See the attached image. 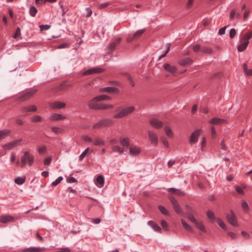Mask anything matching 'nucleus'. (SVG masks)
<instances>
[{
  "label": "nucleus",
  "mask_w": 252,
  "mask_h": 252,
  "mask_svg": "<svg viewBox=\"0 0 252 252\" xmlns=\"http://www.w3.org/2000/svg\"><path fill=\"white\" fill-rule=\"evenodd\" d=\"M252 37V31L245 34L240 39V44L237 46V49L239 52L243 51L248 45L249 40Z\"/></svg>",
  "instance_id": "nucleus-1"
},
{
  "label": "nucleus",
  "mask_w": 252,
  "mask_h": 252,
  "mask_svg": "<svg viewBox=\"0 0 252 252\" xmlns=\"http://www.w3.org/2000/svg\"><path fill=\"white\" fill-rule=\"evenodd\" d=\"M34 160V157L29 152H25L24 155L21 157V167H24L26 164L31 166L33 164Z\"/></svg>",
  "instance_id": "nucleus-2"
},
{
  "label": "nucleus",
  "mask_w": 252,
  "mask_h": 252,
  "mask_svg": "<svg viewBox=\"0 0 252 252\" xmlns=\"http://www.w3.org/2000/svg\"><path fill=\"white\" fill-rule=\"evenodd\" d=\"M134 110L135 107L132 106L123 108L120 111L117 110L116 111H118V113L114 115L113 117L115 119L122 118L129 115Z\"/></svg>",
  "instance_id": "nucleus-3"
},
{
  "label": "nucleus",
  "mask_w": 252,
  "mask_h": 252,
  "mask_svg": "<svg viewBox=\"0 0 252 252\" xmlns=\"http://www.w3.org/2000/svg\"><path fill=\"white\" fill-rule=\"evenodd\" d=\"M113 124V121L110 119H104L96 123L93 126L94 128H99L102 127L108 126Z\"/></svg>",
  "instance_id": "nucleus-4"
},
{
  "label": "nucleus",
  "mask_w": 252,
  "mask_h": 252,
  "mask_svg": "<svg viewBox=\"0 0 252 252\" xmlns=\"http://www.w3.org/2000/svg\"><path fill=\"white\" fill-rule=\"evenodd\" d=\"M226 219L233 226H237L238 225L237 221L234 212L230 211V214H226Z\"/></svg>",
  "instance_id": "nucleus-5"
},
{
  "label": "nucleus",
  "mask_w": 252,
  "mask_h": 252,
  "mask_svg": "<svg viewBox=\"0 0 252 252\" xmlns=\"http://www.w3.org/2000/svg\"><path fill=\"white\" fill-rule=\"evenodd\" d=\"M103 71V69L99 67L95 66L88 69L82 73L83 75H88L93 74L100 73Z\"/></svg>",
  "instance_id": "nucleus-6"
},
{
  "label": "nucleus",
  "mask_w": 252,
  "mask_h": 252,
  "mask_svg": "<svg viewBox=\"0 0 252 252\" xmlns=\"http://www.w3.org/2000/svg\"><path fill=\"white\" fill-rule=\"evenodd\" d=\"M148 135L151 144L154 146H157L158 144V137L157 134L151 130H149Z\"/></svg>",
  "instance_id": "nucleus-7"
},
{
  "label": "nucleus",
  "mask_w": 252,
  "mask_h": 252,
  "mask_svg": "<svg viewBox=\"0 0 252 252\" xmlns=\"http://www.w3.org/2000/svg\"><path fill=\"white\" fill-rule=\"evenodd\" d=\"M200 132L201 130L198 129L191 133L189 138V142L191 145L195 144L197 141Z\"/></svg>",
  "instance_id": "nucleus-8"
},
{
  "label": "nucleus",
  "mask_w": 252,
  "mask_h": 252,
  "mask_svg": "<svg viewBox=\"0 0 252 252\" xmlns=\"http://www.w3.org/2000/svg\"><path fill=\"white\" fill-rule=\"evenodd\" d=\"M22 139H19L11 141L6 144L4 145L2 147L7 150H11L13 148L19 145L22 141Z\"/></svg>",
  "instance_id": "nucleus-9"
},
{
  "label": "nucleus",
  "mask_w": 252,
  "mask_h": 252,
  "mask_svg": "<svg viewBox=\"0 0 252 252\" xmlns=\"http://www.w3.org/2000/svg\"><path fill=\"white\" fill-rule=\"evenodd\" d=\"M150 125L155 128H160L162 127L163 123L156 118H153L150 121Z\"/></svg>",
  "instance_id": "nucleus-10"
},
{
  "label": "nucleus",
  "mask_w": 252,
  "mask_h": 252,
  "mask_svg": "<svg viewBox=\"0 0 252 252\" xmlns=\"http://www.w3.org/2000/svg\"><path fill=\"white\" fill-rule=\"evenodd\" d=\"M164 69L171 74H174L177 71V68L175 66L171 65L169 63H164L163 65Z\"/></svg>",
  "instance_id": "nucleus-11"
},
{
  "label": "nucleus",
  "mask_w": 252,
  "mask_h": 252,
  "mask_svg": "<svg viewBox=\"0 0 252 252\" xmlns=\"http://www.w3.org/2000/svg\"><path fill=\"white\" fill-rule=\"evenodd\" d=\"M50 107L52 109H61L65 106V103L61 101H55L49 104Z\"/></svg>",
  "instance_id": "nucleus-12"
},
{
  "label": "nucleus",
  "mask_w": 252,
  "mask_h": 252,
  "mask_svg": "<svg viewBox=\"0 0 252 252\" xmlns=\"http://www.w3.org/2000/svg\"><path fill=\"white\" fill-rule=\"evenodd\" d=\"M141 152V149L134 145H132L130 146L129 153L131 155L135 156L137 155Z\"/></svg>",
  "instance_id": "nucleus-13"
},
{
  "label": "nucleus",
  "mask_w": 252,
  "mask_h": 252,
  "mask_svg": "<svg viewBox=\"0 0 252 252\" xmlns=\"http://www.w3.org/2000/svg\"><path fill=\"white\" fill-rule=\"evenodd\" d=\"M14 218L10 215H2L0 217V222L2 223L12 222Z\"/></svg>",
  "instance_id": "nucleus-14"
},
{
  "label": "nucleus",
  "mask_w": 252,
  "mask_h": 252,
  "mask_svg": "<svg viewBox=\"0 0 252 252\" xmlns=\"http://www.w3.org/2000/svg\"><path fill=\"white\" fill-rule=\"evenodd\" d=\"M36 91L35 90H30L22 95H21L20 97V99L21 101H25L32 96L35 93Z\"/></svg>",
  "instance_id": "nucleus-15"
},
{
  "label": "nucleus",
  "mask_w": 252,
  "mask_h": 252,
  "mask_svg": "<svg viewBox=\"0 0 252 252\" xmlns=\"http://www.w3.org/2000/svg\"><path fill=\"white\" fill-rule=\"evenodd\" d=\"M46 249L44 247H30L29 248L25 249L22 250L23 252H41L45 250Z\"/></svg>",
  "instance_id": "nucleus-16"
},
{
  "label": "nucleus",
  "mask_w": 252,
  "mask_h": 252,
  "mask_svg": "<svg viewBox=\"0 0 252 252\" xmlns=\"http://www.w3.org/2000/svg\"><path fill=\"white\" fill-rule=\"evenodd\" d=\"M65 118V117L64 116H63L61 114H57V113H54L52 114L49 119L51 121H59V120H63Z\"/></svg>",
  "instance_id": "nucleus-17"
},
{
  "label": "nucleus",
  "mask_w": 252,
  "mask_h": 252,
  "mask_svg": "<svg viewBox=\"0 0 252 252\" xmlns=\"http://www.w3.org/2000/svg\"><path fill=\"white\" fill-rule=\"evenodd\" d=\"M192 60L190 58H187L184 59L180 60L178 62V63L183 66L189 65L191 63Z\"/></svg>",
  "instance_id": "nucleus-18"
},
{
  "label": "nucleus",
  "mask_w": 252,
  "mask_h": 252,
  "mask_svg": "<svg viewBox=\"0 0 252 252\" xmlns=\"http://www.w3.org/2000/svg\"><path fill=\"white\" fill-rule=\"evenodd\" d=\"M97 101H98L96 99H95V97L93 98L89 102V107L91 109L97 110L98 105L99 104L97 103Z\"/></svg>",
  "instance_id": "nucleus-19"
},
{
  "label": "nucleus",
  "mask_w": 252,
  "mask_h": 252,
  "mask_svg": "<svg viewBox=\"0 0 252 252\" xmlns=\"http://www.w3.org/2000/svg\"><path fill=\"white\" fill-rule=\"evenodd\" d=\"M100 92L117 93L118 89L116 87H106L100 89Z\"/></svg>",
  "instance_id": "nucleus-20"
},
{
  "label": "nucleus",
  "mask_w": 252,
  "mask_h": 252,
  "mask_svg": "<svg viewBox=\"0 0 252 252\" xmlns=\"http://www.w3.org/2000/svg\"><path fill=\"white\" fill-rule=\"evenodd\" d=\"M225 122V120L219 118H214L209 121V123L213 125H220Z\"/></svg>",
  "instance_id": "nucleus-21"
},
{
  "label": "nucleus",
  "mask_w": 252,
  "mask_h": 252,
  "mask_svg": "<svg viewBox=\"0 0 252 252\" xmlns=\"http://www.w3.org/2000/svg\"><path fill=\"white\" fill-rule=\"evenodd\" d=\"M148 224L155 231L160 232H161V228L157 224L154 222L153 220H149L148 222Z\"/></svg>",
  "instance_id": "nucleus-22"
},
{
  "label": "nucleus",
  "mask_w": 252,
  "mask_h": 252,
  "mask_svg": "<svg viewBox=\"0 0 252 252\" xmlns=\"http://www.w3.org/2000/svg\"><path fill=\"white\" fill-rule=\"evenodd\" d=\"M120 141L124 147H128L129 145V139L128 137L120 138Z\"/></svg>",
  "instance_id": "nucleus-23"
},
{
  "label": "nucleus",
  "mask_w": 252,
  "mask_h": 252,
  "mask_svg": "<svg viewBox=\"0 0 252 252\" xmlns=\"http://www.w3.org/2000/svg\"><path fill=\"white\" fill-rule=\"evenodd\" d=\"M96 184L98 187H101L104 184V178L101 176H98L96 179Z\"/></svg>",
  "instance_id": "nucleus-24"
},
{
  "label": "nucleus",
  "mask_w": 252,
  "mask_h": 252,
  "mask_svg": "<svg viewBox=\"0 0 252 252\" xmlns=\"http://www.w3.org/2000/svg\"><path fill=\"white\" fill-rule=\"evenodd\" d=\"M10 133V130L8 129H3L0 130V141L4 138Z\"/></svg>",
  "instance_id": "nucleus-25"
},
{
  "label": "nucleus",
  "mask_w": 252,
  "mask_h": 252,
  "mask_svg": "<svg viewBox=\"0 0 252 252\" xmlns=\"http://www.w3.org/2000/svg\"><path fill=\"white\" fill-rule=\"evenodd\" d=\"M113 108V105L111 104H99L97 110H105Z\"/></svg>",
  "instance_id": "nucleus-26"
},
{
  "label": "nucleus",
  "mask_w": 252,
  "mask_h": 252,
  "mask_svg": "<svg viewBox=\"0 0 252 252\" xmlns=\"http://www.w3.org/2000/svg\"><path fill=\"white\" fill-rule=\"evenodd\" d=\"M196 227L203 232H206V228L202 221H196L195 223Z\"/></svg>",
  "instance_id": "nucleus-27"
},
{
  "label": "nucleus",
  "mask_w": 252,
  "mask_h": 252,
  "mask_svg": "<svg viewBox=\"0 0 252 252\" xmlns=\"http://www.w3.org/2000/svg\"><path fill=\"white\" fill-rule=\"evenodd\" d=\"M95 146H102L105 144L104 141L99 138H95L93 143Z\"/></svg>",
  "instance_id": "nucleus-28"
},
{
  "label": "nucleus",
  "mask_w": 252,
  "mask_h": 252,
  "mask_svg": "<svg viewBox=\"0 0 252 252\" xmlns=\"http://www.w3.org/2000/svg\"><path fill=\"white\" fill-rule=\"evenodd\" d=\"M241 207L245 212H247L249 210V206L244 200L241 201Z\"/></svg>",
  "instance_id": "nucleus-29"
},
{
  "label": "nucleus",
  "mask_w": 252,
  "mask_h": 252,
  "mask_svg": "<svg viewBox=\"0 0 252 252\" xmlns=\"http://www.w3.org/2000/svg\"><path fill=\"white\" fill-rule=\"evenodd\" d=\"M37 10L34 6H31L29 9V14L32 17H35Z\"/></svg>",
  "instance_id": "nucleus-30"
},
{
  "label": "nucleus",
  "mask_w": 252,
  "mask_h": 252,
  "mask_svg": "<svg viewBox=\"0 0 252 252\" xmlns=\"http://www.w3.org/2000/svg\"><path fill=\"white\" fill-rule=\"evenodd\" d=\"M181 222L183 226L185 228V229L190 232H193V229L184 220H181Z\"/></svg>",
  "instance_id": "nucleus-31"
},
{
  "label": "nucleus",
  "mask_w": 252,
  "mask_h": 252,
  "mask_svg": "<svg viewBox=\"0 0 252 252\" xmlns=\"http://www.w3.org/2000/svg\"><path fill=\"white\" fill-rule=\"evenodd\" d=\"M25 177H18L15 179L14 181L16 184L21 185L25 183Z\"/></svg>",
  "instance_id": "nucleus-32"
},
{
  "label": "nucleus",
  "mask_w": 252,
  "mask_h": 252,
  "mask_svg": "<svg viewBox=\"0 0 252 252\" xmlns=\"http://www.w3.org/2000/svg\"><path fill=\"white\" fill-rule=\"evenodd\" d=\"M172 206L175 211L179 214H181L182 213V210L178 202L172 205Z\"/></svg>",
  "instance_id": "nucleus-33"
},
{
  "label": "nucleus",
  "mask_w": 252,
  "mask_h": 252,
  "mask_svg": "<svg viewBox=\"0 0 252 252\" xmlns=\"http://www.w3.org/2000/svg\"><path fill=\"white\" fill-rule=\"evenodd\" d=\"M95 99H96L98 101H100L106 99H110V97L107 95L102 94L95 97Z\"/></svg>",
  "instance_id": "nucleus-34"
},
{
  "label": "nucleus",
  "mask_w": 252,
  "mask_h": 252,
  "mask_svg": "<svg viewBox=\"0 0 252 252\" xmlns=\"http://www.w3.org/2000/svg\"><path fill=\"white\" fill-rule=\"evenodd\" d=\"M164 131L167 136L169 137H172L173 132L169 126H166L164 128Z\"/></svg>",
  "instance_id": "nucleus-35"
},
{
  "label": "nucleus",
  "mask_w": 252,
  "mask_h": 252,
  "mask_svg": "<svg viewBox=\"0 0 252 252\" xmlns=\"http://www.w3.org/2000/svg\"><path fill=\"white\" fill-rule=\"evenodd\" d=\"M112 151L114 152H117L119 154H122L124 152L123 149H121L119 146H114L112 147Z\"/></svg>",
  "instance_id": "nucleus-36"
},
{
  "label": "nucleus",
  "mask_w": 252,
  "mask_h": 252,
  "mask_svg": "<svg viewBox=\"0 0 252 252\" xmlns=\"http://www.w3.org/2000/svg\"><path fill=\"white\" fill-rule=\"evenodd\" d=\"M216 221L222 229L225 230L226 229V226L223 220L219 218L216 219Z\"/></svg>",
  "instance_id": "nucleus-37"
},
{
  "label": "nucleus",
  "mask_w": 252,
  "mask_h": 252,
  "mask_svg": "<svg viewBox=\"0 0 252 252\" xmlns=\"http://www.w3.org/2000/svg\"><path fill=\"white\" fill-rule=\"evenodd\" d=\"M158 209L159 210V211H160V212L162 214H163L164 215H166V216L169 215V214L168 211L163 206L159 205V206H158Z\"/></svg>",
  "instance_id": "nucleus-38"
},
{
  "label": "nucleus",
  "mask_w": 252,
  "mask_h": 252,
  "mask_svg": "<svg viewBox=\"0 0 252 252\" xmlns=\"http://www.w3.org/2000/svg\"><path fill=\"white\" fill-rule=\"evenodd\" d=\"M89 150L90 148L88 147L82 152V153L79 156V159L80 160H83L87 153L89 152Z\"/></svg>",
  "instance_id": "nucleus-39"
},
{
  "label": "nucleus",
  "mask_w": 252,
  "mask_h": 252,
  "mask_svg": "<svg viewBox=\"0 0 252 252\" xmlns=\"http://www.w3.org/2000/svg\"><path fill=\"white\" fill-rule=\"evenodd\" d=\"M207 217L211 220H216L215 217L214 213L211 211H208L207 212Z\"/></svg>",
  "instance_id": "nucleus-40"
},
{
  "label": "nucleus",
  "mask_w": 252,
  "mask_h": 252,
  "mask_svg": "<svg viewBox=\"0 0 252 252\" xmlns=\"http://www.w3.org/2000/svg\"><path fill=\"white\" fill-rule=\"evenodd\" d=\"M243 67L245 74L249 76H252V69H248L246 64H244Z\"/></svg>",
  "instance_id": "nucleus-41"
},
{
  "label": "nucleus",
  "mask_w": 252,
  "mask_h": 252,
  "mask_svg": "<svg viewBox=\"0 0 252 252\" xmlns=\"http://www.w3.org/2000/svg\"><path fill=\"white\" fill-rule=\"evenodd\" d=\"M145 30H146L145 29L137 30L136 32L134 33V36L136 38L140 36L141 35H142L144 32Z\"/></svg>",
  "instance_id": "nucleus-42"
},
{
  "label": "nucleus",
  "mask_w": 252,
  "mask_h": 252,
  "mask_svg": "<svg viewBox=\"0 0 252 252\" xmlns=\"http://www.w3.org/2000/svg\"><path fill=\"white\" fill-rule=\"evenodd\" d=\"M212 52L211 48L208 47H203L201 49V52L206 54H211Z\"/></svg>",
  "instance_id": "nucleus-43"
},
{
  "label": "nucleus",
  "mask_w": 252,
  "mask_h": 252,
  "mask_svg": "<svg viewBox=\"0 0 252 252\" xmlns=\"http://www.w3.org/2000/svg\"><path fill=\"white\" fill-rule=\"evenodd\" d=\"M63 178L62 176L59 177L55 181L52 183V185L53 186H57L62 180Z\"/></svg>",
  "instance_id": "nucleus-44"
},
{
  "label": "nucleus",
  "mask_w": 252,
  "mask_h": 252,
  "mask_svg": "<svg viewBox=\"0 0 252 252\" xmlns=\"http://www.w3.org/2000/svg\"><path fill=\"white\" fill-rule=\"evenodd\" d=\"M168 191H171L173 193H177L178 194H184L182 191H181L180 189H176L175 188H171L168 189Z\"/></svg>",
  "instance_id": "nucleus-45"
},
{
  "label": "nucleus",
  "mask_w": 252,
  "mask_h": 252,
  "mask_svg": "<svg viewBox=\"0 0 252 252\" xmlns=\"http://www.w3.org/2000/svg\"><path fill=\"white\" fill-rule=\"evenodd\" d=\"M52 130L56 134L61 133L62 132V129L61 128L57 126H53L51 127Z\"/></svg>",
  "instance_id": "nucleus-46"
},
{
  "label": "nucleus",
  "mask_w": 252,
  "mask_h": 252,
  "mask_svg": "<svg viewBox=\"0 0 252 252\" xmlns=\"http://www.w3.org/2000/svg\"><path fill=\"white\" fill-rule=\"evenodd\" d=\"M46 151V147L45 146H42L39 147L38 149V152L39 154H44Z\"/></svg>",
  "instance_id": "nucleus-47"
},
{
  "label": "nucleus",
  "mask_w": 252,
  "mask_h": 252,
  "mask_svg": "<svg viewBox=\"0 0 252 252\" xmlns=\"http://www.w3.org/2000/svg\"><path fill=\"white\" fill-rule=\"evenodd\" d=\"M161 225L164 229L165 230H168V224L164 220H161Z\"/></svg>",
  "instance_id": "nucleus-48"
},
{
  "label": "nucleus",
  "mask_w": 252,
  "mask_h": 252,
  "mask_svg": "<svg viewBox=\"0 0 252 252\" xmlns=\"http://www.w3.org/2000/svg\"><path fill=\"white\" fill-rule=\"evenodd\" d=\"M20 35H21V29L19 27H18L16 29L15 33L14 34L13 36L14 38H16L18 37H19Z\"/></svg>",
  "instance_id": "nucleus-49"
},
{
  "label": "nucleus",
  "mask_w": 252,
  "mask_h": 252,
  "mask_svg": "<svg viewBox=\"0 0 252 252\" xmlns=\"http://www.w3.org/2000/svg\"><path fill=\"white\" fill-rule=\"evenodd\" d=\"M236 34V31L235 29H231L229 32V36L231 38H234Z\"/></svg>",
  "instance_id": "nucleus-50"
},
{
  "label": "nucleus",
  "mask_w": 252,
  "mask_h": 252,
  "mask_svg": "<svg viewBox=\"0 0 252 252\" xmlns=\"http://www.w3.org/2000/svg\"><path fill=\"white\" fill-rule=\"evenodd\" d=\"M201 46L199 44H196L193 46V50L195 52H201Z\"/></svg>",
  "instance_id": "nucleus-51"
},
{
  "label": "nucleus",
  "mask_w": 252,
  "mask_h": 252,
  "mask_svg": "<svg viewBox=\"0 0 252 252\" xmlns=\"http://www.w3.org/2000/svg\"><path fill=\"white\" fill-rule=\"evenodd\" d=\"M40 30L41 31H46L50 29V26L48 25H42L39 26Z\"/></svg>",
  "instance_id": "nucleus-52"
},
{
  "label": "nucleus",
  "mask_w": 252,
  "mask_h": 252,
  "mask_svg": "<svg viewBox=\"0 0 252 252\" xmlns=\"http://www.w3.org/2000/svg\"><path fill=\"white\" fill-rule=\"evenodd\" d=\"M41 120V117L39 115H35L32 118V121L34 122H40Z\"/></svg>",
  "instance_id": "nucleus-53"
},
{
  "label": "nucleus",
  "mask_w": 252,
  "mask_h": 252,
  "mask_svg": "<svg viewBox=\"0 0 252 252\" xmlns=\"http://www.w3.org/2000/svg\"><path fill=\"white\" fill-rule=\"evenodd\" d=\"M52 158L51 156L45 158L44 160V163L45 165H49L52 161Z\"/></svg>",
  "instance_id": "nucleus-54"
},
{
  "label": "nucleus",
  "mask_w": 252,
  "mask_h": 252,
  "mask_svg": "<svg viewBox=\"0 0 252 252\" xmlns=\"http://www.w3.org/2000/svg\"><path fill=\"white\" fill-rule=\"evenodd\" d=\"M30 106H26L21 108V111L23 113L30 112Z\"/></svg>",
  "instance_id": "nucleus-55"
},
{
  "label": "nucleus",
  "mask_w": 252,
  "mask_h": 252,
  "mask_svg": "<svg viewBox=\"0 0 252 252\" xmlns=\"http://www.w3.org/2000/svg\"><path fill=\"white\" fill-rule=\"evenodd\" d=\"M188 218L189 220H190L191 221L194 223L197 221L196 219L194 218L192 214H189L188 216Z\"/></svg>",
  "instance_id": "nucleus-56"
},
{
  "label": "nucleus",
  "mask_w": 252,
  "mask_h": 252,
  "mask_svg": "<svg viewBox=\"0 0 252 252\" xmlns=\"http://www.w3.org/2000/svg\"><path fill=\"white\" fill-rule=\"evenodd\" d=\"M117 45V43L116 42H112L109 46V49L110 50H113L115 49Z\"/></svg>",
  "instance_id": "nucleus-57"
},
{
  "label": "nucleus",
  "mask_w": 252,
  "mask_h": 252,
  "mask_svg": "<svg viewBox=\"0 0 252 252\" xmlns=\"http://www.w3.org/2000/svg\"><path fill=\"white\" fill-rule=\"evenodd\" d=\"M227 27V26H225L224 27H222L221 28H220V30H219V33L220 35H223L225 34V30L226 29V28Z\"/></svg>",
  "instance_id": "nucleus-58"
},
{
  "label": "nucleus",
  "mask_w": 252,
  "mask_h": 252,
  "mask_svg": "<svg viewBox=\"0 0 252 252\" xmlns=\"http://www.w3.org/2000/svg\"><path fill=\"white\" fill-rule=\"evenodd\" d=\"M169 49H170V46L169 45H167V49H166V50L164 51V53L160 55L159 56V59H161L163 57H164V56H166V54L168 52L169 50Z\"/></svg>",
  "instance_id": "nucleus-59"
},
{
  "label": "nucleus",
  "mask_w": 252,
  "mask_h": 252,
  "mask_svg": "<svg viewBox=\"0 0 252 252\" xmlns=\"http://www.w3.org/2000/svg\"><path fill=\"white\" fill-rule=\"evenodd\" d=\"M82 138L86 142H91L92 141V139L87 135L83 136Z\"/></svg>",
  "instance_id": "nucleus-60"
},
{
  "label": "nucleus",
  "mask_w": 252,
  "mask_h": 252,
  "mask_svg": "<svg viewBox=\"0 0 252 252\" xmlns=\"http://www.w3.org/2000/svg\"><path fill=\"white\" fill-rule=\"evenodd\" d=\"M236 191L240 194H244V192L243 189L238 186H235V187Z\"/></svg>",
  "instance_id": "nucleus-61"
},
{
  "label": "nucleus",
  "mask_w": 252,
  "mask_h": 252,
  "mask_svg": "<svg viewBox=\"0 0 252 252\" xmlns=\"http://www.w3.org/2000/svg\"><path fill=\"white\" fill-rule=\"evenodd\" d=\"M86 16L87 17H90L92 14V11L91 9L89 7H87L86 8Z\"/></svg>",
  "instance_id": "nucleus-62"
},
{
  "label": "nucleus",
  "mask_w": 252,
  "mask_h": 252,
  "mask_svg": "<svg viewBox=\"0 0 252 252\" xmlns=\"http://www.w3.org/2000/svg\"><path fill=\"white\" fill-rule=\"evenodd\" d=\"M108 5H109V3L108 2H105V3H101L100 4H99L98 8L100 9H103V8H105L106 7H107Z\"/></svg>",
  "instance_id": "nucleus-63"
},
{
  "label": "nucleus",
  "mask_w": 252,
  "mask_h": 252,
  "mask_svg": "<svg viewBox=\"0 0 252 252\" xmlns=\"http://www.w3.org/2000/svg\"><path fill=\"white\" fill-rule=\"evenodd\" d=\"M169 200L171 203H172V205L176 203L177 202V200L175 199V198L173 196H169Z\"/></svg>",
  "instance_id": "nucleus-64"
}]
</instances>
